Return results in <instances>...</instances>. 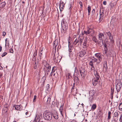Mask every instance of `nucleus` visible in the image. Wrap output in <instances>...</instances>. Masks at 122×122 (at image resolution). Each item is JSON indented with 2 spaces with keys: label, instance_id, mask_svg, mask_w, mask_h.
Returning <instances> with one entry per match:
<instances>
[{
  "label": "nucleus",
  "instance_id": "nucleus-1",
  "mask_svg": "<svg viewBox=\"0 0 122 122\" xmlns=\"http://www.w3.org/2000/svg\"><path fill=\"white\" fill-rule=\"evenodd\" d=\"M61 26L63 31L65 33L66 32L68 29V24L65 19L62 20L61 21Z\"/></svg>",
  "mask_w": 122,
  "mask_h": 122
},
{
  "label": "nucleus",
  "instance_id": "nucleus-2",
  "mask_svg": "<svg viewBox=\"0 0 122 122\" xmlns=\"http://www.w3.org/2000/svg\"><path fill=\"white\" fill-rule=\"evenodd\" d=\"M44 117L45 119L48 120H51L52 118V115L50 112H48L44 114Z\"/></svg>",
  "mask_w": 122,
  "mask_h": 122
},
{
  "label": "nucleus",
  "instance_id": "nucleus-3",
  "mask_svg": "<svg viewBox=\"0 0 122 122\" xmlns=\"http://www.w3.org/2000/svg\"><path fill=\"white\" fill-rule=\"evenodd\" d=\"M122 87V83L121 81H117L116 84V87L117 92H119Z\"/></svg>",
  "mask_w": 122,
  "mask_h": 122
},
{
  "label": "nucleus",
  "instance_id": "nucleus-4",
  "mask_svg": "<svg viewBox=\"0 0 122 122\" xmlns=\"http://www.w3.org/2000/svg\"><path fill=\"white\" fill-rule=\"evenodd\" d=\"M51 66H49L47 67L44 68L43 69V71H44L45 73V76H47L48 74L51 70Z\"/></svg>",
  "mask_w": 122,
  "mask_h": 122
},
{
  "label": "nucleus",
  "instance_id": "nucleus-5",
  "mask_svg": "<svg viewBox=\"0 0 122 122\" xmlns=\"http://www.w3.org/2000/svg\"><path fill=\"white\" fill-rule=\"evenodd\" d=\"M59 110L61 116L63 117H64V115H65L66 117V112L65 110L62 109V106H61L59 109Z\"/></svg>",
  "mask_w": 122,
  "mask_h": 122
},
{
  "label": "nucleus",
  "instance_id": "nucleus-6",
  "mask_svg": "<svg viewBox=\"0 0 122 122\" xmlns=\"http://www.w3.org/2000/svg\"><path fill=\"white\" fill-rule=\"evenodd\" d=\"M84 33L86 35L88 34L90 35L93 34L94 33V31L93 30H92L87 28V31L84 30Z\"/></svg>",
  "mask_w": 122,
  "mask_h": 122
},
{
  "label": "nucleus",
  "instance_id": "nucleus-7",
  "mask_svg": "<svg viewBox=\"0 0 122 122\" xmlns=\"http://www.w3.org/2000/svg\"><path fill=\"white\" fill-rule=\"evenodd\" d=\"M82 42V47L83 48H84L85 50H86L87 49V38H85L83 40V41Z\"/></svg>",
  "mask_w": 122,
  "mask_h": 122
},
{
  "label": "nucleus",
  "instance_id": "nucleus-8",
  "mask_svg": "<svg viewBox=\"0 0 122 122\" xmlns=\"http://www.w3.org/2000/svg\"><path fill=\"white\" fill-rule=\"evenodd\" d=\"M79 71L81 75L82 78H84L85 77L86 74L85 69L83 68L79 69Z\"/></svg>",
  "mask_w": 122,
  "mask_h": 122
},
{
  "label": "nucleus",
  "instance_id": "nucleus-9",
  "mask_svg": "<svg viewBox=\"0 0 122 122\" xmlns=\"http://www.w3.org/2000/svg\"><path fill=\"white\" fill-rule=\"evenodd\" d=\"M95 56L98 59V61L97 63H99L101 61L102 59V57L101 54L97 53L95 54Z\"/></svg>",
  "mask_w": 122,
  "mask_h": 122
},
{
  "label": "nucleus",
  "instance_id": "nucleus-10",
  "mask_svg": "<svg viewBox=\"0 0 122 122\" xmlns=\"http://www.w3.org/2000/svg\"><path fill=\"white\" fill-rule=\"evenodd\" d=\"M98 38L99 41H100V42H102L103 41V38H104V35L102 33H101L99 34L98 35Z\"/></svg>",
  "mask_w": 122,
  "mask_h": 122
},
{
  "label": "nucleus",
  "instance_id": "nucleus-11",
  "mask_svg": "<svg viewBox=\"0 0 122 122\" xmlns=\"http://www.w3.org/2000/svg\"><path fill=\"white\" fill-rule=\"evenodd\" d=\"M13 107H15V109L18 110H22L23 108V106L20 105H15Z\"/></svg>",
  "mask_w": 122,
  "mask_h": 122
},
{
  "label": "nucleus",
  "instance_id": "nucleus-12",
  "mask_svg": "<svg viewBox=\"0 0 122 122\" xmlns=\"http://www.w3.org/2000/svg\"><path fill=\"white\" fill-rule=\"evenodd\" d=\"M99 80H97L95 78H93L92 80V83L94 86H96L98 84Z\"/></svg>",
  "mask_w": 122,
  "mask_h": 122
},
{
  "label": "nucleus",
  "instance_id": "nucleus-13",
  "mask_svg": "<svg viewBox=\"0 0 122 122\" xmlns=\"http://www.w3.org/2000/svg\"><path fill=\"white\" fill-rule=\"evenodd\" d=\"M108 69L107 62L106 61H105L103 64V71L105 72H106Z\"/></svg>",
  "mask_w": 122,
  "mask_h": 122
},
{
  "label": "nucleus",
  "instance_id": "nucleus-14",
  "mask_svg": "<svg viewBox=\"0 0 122 122\" xmlns=\"http://www.w3.org/2000/svg\"><path fill=\"white\" fill-rule=\"evenodd\" d=\"M53 117L56 119H57L58 117V114L57 112L56 111H54L52 113Z\"/></svg>",
  "mask_w": 122,
  "mask_h": 122
},
{
  "label": "nucleus",
  "instance_id": "nucleus-15",
  "mask_svg": "<svg viewBox=\"0 0 122 122\" xmlns=\"http://www.w3.org/2000/svg\"><path fill=\"white\" fill-rule=\"evenodd\" d=\"M34 61L33 64H34V68L36 69L37 68L39 67V65H38V61H36V60L33 61Z\"/></svg>",
  "mask_w": 122,
  "mask_h": 122
},
{
  "label": "nucleus",
  "instance_id": "nucleus-16",
  "mask_svg": "<svg viewBox=\"0 0 122 122\" xmlns=\"http://www.w3.org/2000/svg\"><path fill=\"white\" fill-rule=\"evenodd\" d=\"M42 64L44 66L45 68L51 66L49 64L47 63V62L45 60H43L42 61Z\"/></svg>",
  "mask_w": 122,
  "mask_h": 122
},
{
  "label": "nucleus",
  "instance_id": "nucleus-17",
  "mask_svg": "<svg viewBox=\"0 0 122 122\" xmlns=\"http://www.w3.org/2000/svg\"><path fill=\"white\" fill-rule=\"evenodd\" d=\"M85 50L82 51H81L79 52V56L81 57H83L86 53L85 50Z\"/></svg>",
  "mask_w": 122,
  "mask_h": 122
},
{
  "label": "nucleus",
  "instance_id": "nucleus-18",
  "mask_svg": "<svg viewBox=\"0 0 122 122\" xmlns=\"http://www.w3.org/2000/svg\"><path fill=\"white\" fill-rule=\"evenodd\" d=\"M114 88H113L112 87H111L110 98L112 99L113 98V94L114 92Z\"/></svg>",
  "mask_w": 122,
  "mask_h": 122
},
{
  "label": "nucleus",
  "instance_id": "nucleus-19",
  "mask_svg": "<svg viewBox=\"0 0 122 122\" xmlns=\"http://www.w3.org/2000/svg\"><path fill=\"white\" fill-rule=\"evenodd\" d=\"M65 4L64 3V2L63 1H62L61 3V2L59 4V8H60V7H61V6H62L61 7V9H60L61 11H62L63 10V9L64 7Z\"/></svg>",
  "mask_w": 122,
  "mask_h": 122
},
{
  "label": "nucleus",
  "instance_id": "nucleus-20",
  "mask_svg": "<svg viewBox=\"0 0 122 122\" xmlns=\"http://www.w3.org/2000/svg\"><path fill=\"white\" fill-rule=\"evenodd\" d=\"M96 73L94 72V75L95 77H94V78H95L97 80H99L100 77L99 73L97 72V71H96Z\"/></svg>",
  "mask_w": 122,
  "mask_h": 122
},
{
  "label": "nucleus",
  "instance_id": "nucleus-21",
  "mask_svg": "<svg viewBox=\"0 0 122 122\" xmlns=\"http://www.w3.org/2000/svg\"><path fill=\"white\" fill-rule=\"evenodd\" d=\"M101 10H100V16L99 19L101 20H102L103 17V11L102 10V12H101Z\"/></svg>",
  "mask_w": 122,
  "mask_h": 122
},
{
  "label": "nucleus",
  "instance_id": "nucleus-22",
  "mask_svg": "<svg viewBox=\"0 0 122 122\" xmlns=\"http://www.w3.org/2000/svg\"><path fill=\"white\" fill-rule=\"evenodd\" d=\"M58 44V40H56L54 42L53 44V46L54 48H55L56 49V46Z\"/></svg>",
  "mask_w": 122,
  "mask_h": 122
},
{
  "label": "nucleus",
  "instance_id": "nucleus-23",
  "mask_svg": "<svg viewBox=\"0 0 122 122\" xmlns=\"http://www.w3.org/2000/svg\"><path fill=\"white\" fill-rule=\"evenodd\" d=\"M51 99L50 97H48L47 99L45 100L44 102L45 103L46 102L47 104H50L51 102Z\"/></svg>",
  "mask_w": 122,
  "mask_h": 122
},
{
  "label": "nucleus",
  "instance_id": "nucleus-24",
  "mask_svg": "<svg viewBox=\"0 0 122 122\" xmlns=\"http://www.w3.org/2000/svg\"><path fill=\"white\" fill-rule=\"evenodd\" d=\"M72 78V76L71 75L70 73H68L66 75V79H68L69 80V79H71Z\"/></svg>",
  "mask_w": 122,
  "mask_h": 122
},
{
  "label": "nucleus",
  "instance_id": "nucleus-25",
  "mask_svg": "<svg viewBox=\"0 0 122 122\" xmlns=\"http://www.w3.org/2000/svg\"><path fill=\"white\" fill-rule=\"evenodd\" d=\"M37 51L36 50L34 52L33 54V61L35 60H36V57H35L37 55Z\"/></svg>",
  "mask_w": 122,
  "mask_h": 122
},
{
  "label": "nucleus",
  "instance_id": "nucleus-26",
  "mask_svg": "<svg viewBox=\"0 0 122 122\" xmlns=\"http://www.w3.org/2000/svg\"><path fill=\"white\" fill-rule=\"evenodd\" d=\"M6 4L5 2H3L0 4V8H2L4 7Z\"/></svg>",
  "mask_w": 122,
  "mask_h": 122
},
{
  "label": "nucleus",
  "instance_id": "nucleus-27",
  "mask_svg": "<svg viewBox=\"0 0 122 122\" xmlns=\"http://www.w3.org/2000/svg\"><path fill=\"white\" fill-rule=\"evenodd\" d=\"M56 70H52L51 71V73L50 76H52L53 75V76L56 77V76H55V74L56 73H55V71Z\"/></svg>",
  "mask_w": 122,
  "mask_h": 122
},
{
  "label": "nucleus",
  "instance_id": "nucleus-28",
  "mask_svg": "<svg viewBox=\"0 0 122 122\" xmlns=\"http://www.w3.org/2000/svg\"><path fill=\"white\" fill-rule=\"evenodd\" d=\"M79 4L80 5V12H81V11L82 10V7H83V5L82 4V2L81 1H80L79 2Z\"/></svg>",
  "mask_w": 122,
  "mask_h": 122
},
{
  "label": "nucleus",
  "instance_id": "nucleus-29",
  "mask_svg": "<svg viewBox=\"0 0 122 122\" xmlns=\"http://www.w3.org/2000/svg\"><path fill=\"white\" fill-rule=\"evenodd\" d=\"M94 90H91L89 92V94L90 96L92 97L94 95Z\"/></svg>",
  "mask_w": 122,
  "mask_h": 122
},
{
  "label": "nucleus",
  "instance_id": "nucleus-30",
  "mask_svg": "<svg viewBox=\"0 0 122 122\" xmlns=\"http://www.w3.org/2000/svg\"><path fill=\"white\" fill-rule=\"evenodd\" d=\"M111 112L109 111L108 113V116L107 117V119L108 120H110L111 119Z\"/></svg>",
  "mask_w": 122,
  "mask_h": 122
},
{
  "label": "nucleus",
  "instance_id": "nucleus-31",
  "mask_svg": "<svg viewBox=\"0 0 122 122\" xmlns=\"http://www.w3.org/2000/svg\"><path fill=\"white\" fill-rule=\"evenodd\" d=\"M79 44H78V45H81L82 42L83 41V39L80 38L79 37Z\"/></svg>",
  "mask_w": 122,
  "mask_h": 122
},
{
  "label": "nucleus",
  "instance_id": "nucleus-32",
  "mask_svg": "<svg viewBox=\"0 0 122 122\" xmlns=\"http://www.w3.org/2000/svg\"><path fill=\"white\" fill-rule=\"evenodd\" d=\"M103 114L102 112V111L101 110H100L98 112L97 115L99 117H101L102 115Z\"/></svg>",
  "mask_w": 122,
  "mask_h": 122
},
{
  "label": "nucleus",
  "instance_id": "nucleus-33",
  "mask_svg": "<svg viewBox=\"0 0 122 122\" xmlns=\"http://www.w3.org/2000/svg\"><path fill=\"white\" fill-rule=\"evenodd\" d=\"M91 6L88 5L87 7V10L88 11V15H90L91 14Z\"/></svg>",
  "mask_w": 122,
  "mask_h": 122
},
{
  "label": "nucleus",
  "instance_id": "nucleus-34",
  "mask_svg": "<svg viewBox=\"0 0 122 122\" xmlns=\"http://www.w3.org/2000/svg\"><path fill=\"white\" fill-rule=\"evenodd\" d=\"M92 40L95 43H97L98 42L97 39L95 36H93L92 38Z\"/></svg>",
  "mask_w": 122,
  "mask_h": 122
},
{
  "label": "nucleus",
  "instance_id": "nucleus-35",
  "mask_svg": "<svg viewBox=\"0 0 122 122\" xmlns=\"http://www.w3.org/2000/svg\"><path fill=\"white\" fill-rule=\"evenodd\" d=\"M74 81L76 82H78L79 81L78 78L76 76H75L74 77Z\"/></svg>",
  "mask_w": 122,
  "mask_h": 122
},
{
  "label": "nucleus",
  "instance_id": "nucleus-36",
  "mask_svg": "<svg viewBox=\"0 0 122 122\" xmlns=\"http://www.w3.org/2000/svg\"><path fill=\"white\" fill-rule=\"evenodd\" d=\"M114 115L115 117H117L118 118L119 115L118 112H115L114 114Z\"/></svg>",
  "mask_w": 122,
  "mask_h": 122
},
{
  "label": "nucleus",
  "instance_id": "nucleus-37",
  "mask_svg": "<svg viewBox=\"0 0 122 122\" xmlns=\"http://www.w3.org/2000/svg\"><path fill=\"white\" fill-rule=\"evenodd\" d=\"M68 46L69 51H72V50L73 49V47L72 46H69V45H68Z\"/></svg>",
  "mask_w": 122,
  "mask_h": 122
},
{
  "label": "nucleus",
  "instance_id": "nucleus-38",
  "mask_svg": "<svg viewBox=\"0 0 122 122\" xmlns=\"http://www.w3.org/2000/svg\"><path fill=\"white\" fill-rule=\"evenodd\" d=\"M96 107V105L95 104H93L91 107V109L92 110H95Z\"/></svg>",
  "mask_w": 122,
  "mask_h": 122
},
{
  "label": "nucleus",
  "instance_id": "nucleus-39",
  "mask_svg": "<svg viewBox=\"0 0 122 122\" xmlns=\"http://www.w3.org/2000/svg\"><path fill=\"white\" fill-rule=\"evenodd\" d=\"M119 110L120 111H122V102H121L119 106Z\"/></svg>",
  "mask_w": 122,
  "mask_h": 122
},
{
  "label": "nucleus",
  "instance_id": "nucleus-40",
  "mask_svg": "<svg viewBox=\"0 0 122 122\" xmlns=\"http://www.w3.org/2000/svg\"><path fill=\"white\" fill-rule=\"evenodd\" d=\"M25 115H26V117H29L30 116V113L29 112H27L25 113Z\"/></svg>",
  "mask_w": 122,
  "mask_h": 122
},
{
  "label": "nucleus",
  "instance_id": "nucleus-41",
  "mask_svg": "<svg viewBox=\"0 0 122 122\" xmlns=\"http://www.w3.org/2000/svg\"><path fill=\"white\" fill-rule=\"evenodd\" d=\"M38 115H36V116H37L38 117L40 118H40H41V117H42V114L41 113H40L39 114H38Z\"/></svg>",
  "mask_w": 122,
  "mask_h": 122
},
{
  "label": "nucleus",
  "instance_id": "nucleus-42",
  "mask_svg": "<svg viewBox=\"0 0 122 122\" xmlns=\"http://www.w3.org/2000/svg\"><path fill=\"white\" fill-rule=\"evenodd\" d=\"M91 70L92 71L95 72V68L94 66L91 67Z\"/></svg>",
  "mask_w": 122,
  "mask_h": 122
},
{
  "label": "nucleus",
  "instance_id": "nucleus-43",
  "mask_svg": "<svg viewBox=\"0 0 122 122\" xmlns=\"http://www.w3.org/2000/svg\"><path fill=\"white\" fill-rule=\"evenodd\" d=\"M88 28L91 29L92 30H93V29L94 28V26L92 25H90L89 27Z\"/></svg>",
  "mask_w": 122,
  "mask_h": 122
},
{
  "label": "nucleus",
  "instance_id": "nucleus-44",
  "mask_svg": "<svg viewBox=\"0 0 122 122\" xmlns=\"http://www.w3.org/2000/svg\"><path fill=\"white\" fill-rule=\"evenodd\" d=\"M92 58L93 59H92V60L93 61H94V62H98V60L97 59L94 58V57H92Z\"/></svg>",
  "mask_w": 122,
  "mask_h": 122
},
{
  "label": "nucleus",
  "instance_id": "nucleus-45",
  "mask_svg": "<svg viewBox=\"0 0 122 122\" xmlns=\"http://www.w3.org/2000/svg\"><path fill=\"white\" fill-rule=\"evenodd\" d=\"M69 56L70 57H72L73 56V53L72 51H69Z\"/></svg>",
  "mask_w": 122,
  "mask_h": 122
},
{
  "label": "nucleus",
  "instance_id": "nucleus-46",
  "mask_svg": "<svg viewBox=\"0 0 122 122\" xmlns=\"http://www.w3.org/2000/svg\"><path fill=\"white\" fill-rule=\"evenodd\" d=\"M104 54H106L107 53V47H104Z\"/></svg>",
  "mask_w": 122,
  "mask_h": 122
},
{
  "label": "nucleus",
  "instance_id": "nucleus-47",
  "mask_svg": "<svg viewBox=\"0 0 122 122\" xmlns=\"http://www.w3.org/2000/svg\"><path fill=\"white\" fill-rule=\"evenodd\" d=\"M37 96L36 95H35L34 96V99L33 100V102H34L36 101V100Z\"/></svg>",
  "mask_w": 122,
  "mask_h": 122
},
{
  "label": "nucleus",
  "instance_id": "nucleus-48",
  "mask_svg": "<svg viewBox=\"0 0 122 122\" xmlns=\"http://www.w3.org/2000/svg\"><path fill=\"white\" fill-rule=\"evenodd\" d=\"M42 52H40L39 54V57L40 58V59H41L42 57Z\"/></svg>",
  "mask_w": 122,
  "mask_h": 122
},
{
  "label": "nucleus",
  "instance_id": "nucleus-49",
  "mask_svg": "<svg viewBox=\"0 0 122 122\" xmlns=\"http://www.w3.org/2000/svg\"><path fill=\"white\" fill-rule=\"evenodd\" d=\"M100 41H99V42H98V43L99 46H101L103 44V42H102V43H101V42H100Z\"/></svg>",
  "mask_w": 122,
  "mask_h": 122
},
{
  "label": "nucleus",
  "instance_id": "nucleus-50",
  "mask_svg": "<svg viewBox=\"0 0 122 122\" xmlns=\"http://www.w3.org/2000/svg\"><path fill=\"white\" fill-rule=\"evenodd\" d=\"M89 65L91 66H94L93 63L92 61H90L89 63Z\"/></svg>",
  "mask_w": 122,
  "mask_h": 122
},
{
  "label": "nucleus",
  "instance_id": "nucleus-51",
  "mask_svg": "<svg viewBox=\"0 0 122 122\" xmlns=\"http://www.w3.org/2000/svg\"><path fill=\"white\" fill-rule=\"evenodd\" d=\"M114 4L113 3H111L110 4V6L111 8H113L114 6Z\"/></svg>",
  "mask_w": 122,
  "mask_h": 122
},
{
  "label": "nucleus",
  "instance_id": "nucleus-52",
  "mask_svg": "<svg viewBox=\"0 0 122 122\" xmlns=\"http://www.w3.org/2000/svg\"><path fill=\"white\" fill-rule=\"evenodd\" d=\"M49 84H47L46 85V90H47V91H48V90L49 89Z\"/></svg>",
  "mask_w": 122,
  "mask_h": 122
},
{
  "label": "nucleus",
  "instance_id": "nucleus-53",
  "mask_svg": "<svg viewBox=\"0 0 122 122\" xmlns=\"http://www.w3.org/2000/svg\"><path fill=\"white\" fill-rule=\"evenodd\" d=\"M7 53L6 52H4L1 55V56L2 57H4L5 56V55H6L7 54Z\"/></svg>",
  "mask_w": 122,
  "mask_h": 122
},
{
  "label": "nucleus",
  "instance_id": "nucleus-54",
  "mask_svg": "<svg viewBox=\"0 0 122 122\" xmlns=\"http://www.w3.org/2000/svg\"><path fill=\"white\" fill-rule=\"evenodd\" d=\"M120 122H122V115H121L119 119Z\"/></svg>",
  "mask_w": 122,
  "mask_h": 122
},
{
  "label": "nucleus",
  "instance_id": "nucleus-55",
  "mask_svg": "<svg viewBox=\"0 0 122 122\" xmlns=\"http://www.w3.org/2000/svg\"><path fill=\"white\" fill-rule=\"evenodd\" d=\"M77 43V39H76L74 41L73 44H74L75 45H76Z\"/></svg>",
  "mask_w": 122,
  "mask_h": 122
},
{
  "label": "nucleus",
  "instance_id": "nucleus-56",
  "mask_svg": "<svg viewBox=\"0 0 122 122\" xmlns=\"http://www.w3.org/2000/svg\"><path fill=\"white\" fill-rule=\"evenodd\" d=\"M95 13V9H93L92 11V15H94Z\"/></svg>",
  "mask_w": 122,
  "mask_h": 122
},
{
  "label": "nucleus",
  "instance_id": "nucleus-57",
  "mask_svg": "<svg viewBox=\"0 0 122 122\" xmlns=\"http://www.w3.org/2000/svg\"><path fill=\"white\" fill-rule=\"evenodd\" d=\"M10 52L11 53H13L14 51L13 50L12 48H10Z\"/></svg>",
  "mask_w": 122,
  "mask_h": 122
},
{
  "label": "nucleus",
  "instance_id": "nucleus-58",
  "mask_svg": "<svg viewBox=\"0 0 122 122\" xmlns=\"http://www.w3.org/2000/svg\"><path fill=\"white\" fill-rule=\"evenodd\" d=\"M8 110V109L7 108H4L3 109V110L5 111L6 113L7 112Z\"/></svg>",
  "mask_w": 122,
  "mask_h": 122
},
{
  "label": "nucleus",
  "instance_id": "nucleus-59",
  "mask_svg": "<svg viewBox=\"0 0 122 122\" xmlns=\"http://www.w3.org/2000/svg\"><path fill=\"white\" fill-rule=\"evenodd\" d=\"M75 83H73V86H72V88H71V91H72V90L74 89V88H75Z\"/></svg>",
  "mask_w": 122,
  "mask_h": 122
},
{
  "label": "nucleus",
  "instance_id": "nucleus-60",
  "mask_svg": "<svg viewBox=\"0 0 122 122\" xmlns=\"http://www.w3.org/2000/svg\"><path fill=\"white\" fill-rule=\"evenodd\" d=\"M8 106L7 104H5V107L6 108H7L8 109Z\"/></svg>",
  "mask_w": 122,
  "mask_h": 122
},
{
  "label": "nucleus",
  "instance_id": "nucleus-61",
  "mask_svg": "<svg viewBox=\"0 0 122 122\" xmlns=\"http://www.w3.org/2000/svg\"><path fill=\"white\" fill-rule=\"evenodd\" d=\"M109 39L111 40V41H112V40L113 39V37L112 36H111V37H109Z\"/></svg>",
  "mask_w": 122,
  "mask_h": 122
},
{
  "label": "nucleus",
  "instance_id": "nucleus-62",
  "mask_svg": "<svg viewBox=\"0 0 122 122\" xmlns=\"http://www.w3.org/2000/svg\"><path fill=\"white\" fill-rule=\"evenodd\" d=\"M107 33L108 35H112L111 33L109 31L108 32H107Z\"/></svg>",
  "mask_w": 122,
  "mask_h": 122
},
{
  "label": "nucleus",
  "instance_id": "nucleus-63",
  "mask_svg": "<svg viewBox=\"0 0 122 122\" xmlns=\"http://www.w3.org/2000/svg\"><path fill=\"white\" fill-rule=\"evenodd\" d=\"M9 46V42L8 43L7 42L5 43V46Z\"/></svg>",
  "mask_w": 122,
  "mask_h": 122
},
{
  "label": "nucleus",
  "instance_id": "nucleus-64",
  "mask_svg": "<svg viewBox=\"0 0 122 122\" xmlns=\"http://www.w3.org/2000/svg\"><path fill=\"white\" fill-rule=\"evenodd\" d=\"M116 120L115 119H114L113 120H112V122H116Z\"/></svg>",
  "mask_w": 122,
  "mask_h": 122
}]
</instances>
